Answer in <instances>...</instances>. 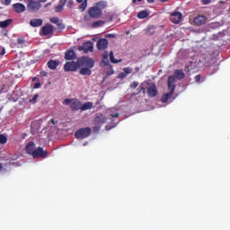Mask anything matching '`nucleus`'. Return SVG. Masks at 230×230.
<instances>
[{"instance_id": "nucleus-1", "label": "nucleus", "mask_w": 230, "mask_h": 230, "mask_svg": "<svg viewBox=\"0 0 230 230\" xmlns=\"http://www.w3.org/2000/svg\"><path fill=\"white\" fill-rule=\"evenodd\" d=\"M106 7V2H97L93 7L87 9V13L92 19H100L102 15V10Z\"/></svg>"}, {"instance_id": "nucleus-2", "label": "nucleus", "mask_w": 230, "mask_h": 230, "mask_svg": "<svg viewBox=\"0 0 230 230\" xmlns=\"http://www.w3.org/2000/svg\"><path fill=\"white\" fill-rule=\"evenodd\" d=\"M79 67L93 68L95 61L90 57H81L78 58Z\"/></svg>"}, {"instance_id": "nucleus-3", "label": "nucleus", "mask_w": 230, "mask_h": 230, "mask_svg": "<svg viewBox=\"0 0 230 230\" xmlns=\"http://www.w3.org/2000/svg\"><path fill=\"white\" fill-rule=\"evenodd\" d=\"M42 8L41 2L29 0L27 2V11L29 13H38Z\"/></svg>"}, {"instance_id": "nucleus-4", "label": "nucleus", "mask_w": 230, "mask_h": 230, "mask_svg": "<svg viewBox=\"0 0 230 230\" xmlns=\"http://www.w3.org/2000/svg\"><path fill=\"white\" fill-rule=\"evenodd\" d=\"M64 103L66 105L70 104L72 111H81L82 102L77 99H65Z\"/></svg>"}, {"instance_id": "nucleus-5", "label": "nucleus", "mask_w": 230, "mask_h": 230, "mask_svg": "<svg viewBox=\"0 0 230 230\" xmlns=\"http://www.w3.org/2000/svg\"><path fill=\"white\" fill-rule=\"evenodd\" d=\"M92 129L90 128H80L75 133V137L77 139H84L91 136Z\"/></svg>"}, {"instance_id": "nucleus-6", "label": "nucleus", "mask_w": 230, "mask_h": 230, "mask_svg": "<svg viewBox=\"0 0 230 230\" xmlns=\"http://www.w3.org/2000/svg\"><path fill=\"white\" fill-rule=\"evenodd\" d=\"M79 67V61L66 62L64 65V71H66V73H69L70 71H77Z\"/></svg>"}, {"instance_id": "nucleus-7", "label": "nucleus", "mask_w": 230, "mask_h": 230, "mask_svg": "<svg viewBox=\"0 0 230 230\" xmlns=\"http://www.w3.org/2000/svg\"><path fill=\"white\" fill-rule=\"evenodd\" d=\"M49 155L48 151H44L43 147H37L32 153L33 158L46 159Z\"/></svg>"}, {"instance_id": "nucleus-8", "label": "nucleus", "mask_w": 230, "mask_h": 230, "mask_svg": "<svg viewBox=\"0 0 230 230\" xmlns=\"http://www.w3.org/2000/svg\"><path fill=\"white\" fill-rule=\"evenodd\" d=\"M183 18V14L182 13H180V11H174L172 14H171V22L174 24H179L181 22Z\"/></svg>"}, {"instance_id": "nucleus-9", "label": "nucleus", "mask_w": 230, "mask_h": 230, "mask_svg": "<svg viewBox=\"0 0 230 230\" xmlns=\"http://www.w3.org/2000/svg\"><path fill=\"white\" fill-rule=\"evenodd\" d=\"M147 85V95L151 98H154L157 95L156 85L154 83H146Z\"/></svg>"}, {"instance_id": "nucleus-10", "label": "nucleus", "mask_w": 230, "mask_h": 230, "mask_svg": "<svg viewBox=\"0 0 230 230\" xmlns=\"http://www.w3.org/2000/svg\"><path fill=\"white\" fill-rule=\"evenodd\" d=\"M108 46L109 42L107 39L102 38L97 40V49H99L100 51H104L105 49H107Z\"/></svg>"}, {"instance_id": "nucleus-11", "label": "nucleus", "mask_w": 230, "mask_h": 230, "mask_svg": "<svg viewBox=\"0 0 230 230\" xmlns=\"http://www.w3.org/2000/svg\"><path fill=\"white\" fill-rule=\"evenodd\" d=\"M42 35L43 36H49L54 33V26L51 23H47L42 27Z\"/></svg>"}, {"instance_id": "nucleus-12", "label": "nucleus", "mask_w": 230, "mask_h": 230, "mask_svg": "<svg viewBox=\"0 0 230 230\" xmlns=\"http://www.w3.org/2000/svg\"><path fill=\"white\" fill-rule=\"evenodd\" d=\"M60 66V60L59 59H49L47 63V66L49 70L55 71L57 68Z\"/></svg>"}, {"instance_id": "nucleus-13", "label": "nucleus", "mask_w": 230, "mask_h": 230, "mask_svg": "<svg viewBox=\"0 0 230 230\" xmlns=\"http://www.w3.org/2000/svg\"><path fill=\"white\" fill-rule=\"evenodd\" d=\"M176 79L174 76H169L168 80H167V86L169 89V92H175L176 89Z\"/></svg>"}, {"instance_id": "nucleus-14", "label": "nucleus", "mask_w": 230, "mask_h": 230, "mask_svg": "<svg viewBox=\"0 0 230 230\" xmlns=\"http://www.w3.org/2000/svg\"><path fill=\"white\" fill-rule=\"evenodd\" d=\"M207 22V17L202 15V14H199L196 17H194L193 19V22L196 26H201V25H204Z\"/></svg>"}, {"instance_id": "nucleus-15", "label": "nucleus", "mask_w": 230, "mask_h": 230, "mask_svg": "<svg viewBox=\"0 0 230 230\" xmlns=\"http://www.w3.org/2000/svg\"><path fill=\"white\" fill-rule=\"evenodd\" d=\"M65 59L66 61H71L76 59V54L73 49H67L65 52Z\"/></svg>"}, {"instance_id": "nucleus-16", "label": "nucleus", "mask_w": 230, "mask_h": 230, "mask_svg": "<svg viewBox=\"0 0 230 230\" xmlns=\"http://www.w3.org/2000/svg\"><path fill=\"white\" fill-rule=\"evenodd\" d=\"M13 9L16 13H22L26 11V5L24 4H13Z\"/></svg>"}, {"instance_id": "nucleus-17", "label": "nucleus", "mask_w": 230, "mask_h": 230, "mask_svg": "<svg viewBox=\"0 0 230 230\" xmlns=\"http://www.w3.org/2000/svg\"><path fill=\"white\" fill-rule=\"evenodd\" d=\"M30 25L33 28H38L43 25V20L41 18H35L30 21Z\"/></svg>"}, {"instance_id": "nucleus-18", "label": "nucleus", "mask_w": 230, "mask_h": 230, "mask_svg": "<svg viewBox=\"0 0 230 230\" xmlns=\"http://www.w3.org/2000/svg\"><path fill=\"white\" fill-rule=\"evenodd\" d=\"M84 49V54L92 53L93 52V41H85L83 43Z\"/></svg>"}, {"instance_id": "nucleus-19", "label": "nucleus", "mask_w": 230, "mask_h": 230, "mask_svg": "<svg viewBox=\"0 0 230 230\" xmlns=\"http://www.w3.org/2000/svg\"><path fill=\"white\" fill-rule=\"evenodd\" d=\"M35 147H36L35 142H29V144H27V146L25 147L26 153L32 156L33 152H35V150H36Z\"/></svg>"}, {"instance_id": "nucleus-20", "label": "nucleus", "mask_w": 230, "mask_h": 230, "mask_svg": "<svg viewBox=\"0 0 230 230\" xmlns=\"http://www.w3.org/2000/svg\"><path fill=\"white\" fill-rule=\"evenodd\" d=\"M107 119L103 114L95 116V119H93V122L97 125H102L106 122Z\"/></svg>"}, {"instance_id": "nucleus-21", "label": "nucleus", "mask_w": 230, "mask_h": 230, "mask_svg": "<svg viewBox=\"0 0 230 230\" xmlns=\"http://www.w3.org/2000/svg\"><path fill=\"white\" fill-rule=\"evenodd\" d=\"M76 3L80 4L78 9L80 12H84L88 5V0H75Z\"/></svg>"}, {"instance_id": "nucleus-22", "label": "nucleus", "mask_w": 230, "mask_h": 230, "mask_svg": "<svg viewBox=\"0 0 230 230\" xmlns=\"http://www.w3.org/2000/svg\"><path fill=\"white\" fill-rule=\"evenodd\" d=\"M146 84H147V82L142 83L140 84V86L137 88V93H132L131 97L136 96V95L139 94L140 93H143L145 94L146 93L145 86L147 85Z\"/></svg>"}, {"instance_id": "nucleus-23", "label": "nucleus", "mask_w": 230, "mask_h": 230, "mask_svg": "<svg viewBox=\"0 0 230 230\" xmlns=\"http://www.w3.org/2000/svg\"><path fill=\"white\" fill-rule=\"evenodd\" d=\"M174 76L177 80H183L186 76V74L181 69H177L174 71Z\"/></svg>"}, {"instance_id": "nucleus-24", "label": "nucleus", "mask_w": 230, "mask_h": 230, "mask_svg": "<svg viewBox=\"0 0 230 230\" xmlns=\"http://www.w3.org/2000/svg\"><path fill=\"white\" fill-rule=\"evenodd\" d=\"M92 68L89 67H82L79 70V75H82L83 76H91L92 75Z\"/></svg>"}, {"instance_id": "nucleus-25", "label": "nucleus", "mask_w": 230, "mask_h": 230, "mask_svg": "<svg viewBox=\"0 0 230 230\" xmlns=\"http://www.w3.org/2000/svg\"><path fill=\"white\" fill-rule=\"evenodd\" d=\"M174 94L173 92L172 91H169V93L164 94L161 98V102H164V103H166L168 102V100H170V98H172V96Z\"/></svg>"}, {"instance_id": "nucleus-26", "label": "nucleus", "mask_w": 230, "mask_h": 230, "mask_svg": "<svg viewBox=\"0 0 230 230\" xmlns=\"http://www.w3.org/2000/svg\"><path fill=\"white\" fill-rule=\"evenodd\" d=\"M93 107V103L92 102H87L84 104L81 103V110L82 111L91 110Z\"/></svg>"}, {"instance_id": "nucleus-27", "label": "nucleus", "mask_w": 230, "mask_h": 230, "mask_svg": "<svg viewBox=\"0 0 230 230\" xmlns=\"http://www.w3.org/2000/svg\"><path fill=\"white\" fill-rule=\"evenodd\" d=\"M155 33V25H150L146 29V34L147 36H153Z\"/></svg>"}, {"instance_id": "nucleus-28", "label": "nucleus", "mask_w": 230, "mask_h": 230, "mask_svg": "<svg viewBox=\"0 0 230 230\" xmlns=\"http://www.w3.org/2000/svg\"><path fill=\"white\" fill-rule=\"evenodd\" d=\"M104 24H105V21L98 20L92 23V28L97 29V28L102 27Z\"/></svg>"}, {"instance_id": "nucleus-29", "label": "nucleus", "mask_w": 230, "mask_h": 230, "mask_svg": "<svg viewBox=\"0 0 230 230\" xmlns=\"http://www.w3.org/2000/svg\"><path fill=\"white\" fill-rule=\"evenodd\" d=\"M12 22H13L12 19H6L4 21H1L0 22V28H2V29L7 28L12 23Z\"/></svg>"}, {"instance_id": "nucleus-30", "label": "nucleus", "mask_w": 230, "mask_h": 230, "mask_svg": "<svg viewBox=\"0 0 230 230\" xmlns=\"http://www.w3.org/2000/svg\"><path fill=\"white\" fill-rule=\"evenodd\" d=\"M148 13L147 11H140L138 13H137V18L138 19H146L148 17Z\"/></svg>"}, {"instance_id": "nucleus-31", "label": "nucleus", "mask_w": 230, "mask_h": 230, "mask_svg": "<svg viewBox=\"0 0 230 230\" xmlns=\"http://www.w3.org/2000/svg\"><path fill=\"white\" fill-rule=\"evenodd\" d=\"M110 59H111L112 64H119V63L122 62V59H119V60L115 59L114 55H113V51H111Z\"/></svg>"}, {"instance_id": "nucleus-32", "label": "nucleus", "mask_w": 230, "mask_h": 230, "mask_svg": "<svg viewBox=\"0 0 230 230\" xmlns=\"http://www.w3.org/2000/svg\"><path fill=\"white\" fill-rule=\"evenodd\" d=\"M92 19L93 16H91L89 13L84 15V22L86 23L90 22Z\"/></svg>"}, {"instance_id": "nucleus-33", "label": "nucleus", "mask_w": 230, "mask_h": 230, "mask_svg": "<svg viewBox=\"0 0 230 230\" xmlns=\"http://www.w3.org/2000/svg\"><path fill=\"white\" fill-rule=\"evenodd\" d=\"M60 19L58 17H50L49 22L54 24H58Z\"/></svg>"}, {"instance_id": "nucleus-34", "label": "nucleus", "mask_w": 230, "mask_h": 230, "mask_svg": "<svg viewBox=\"0 0 230 230\" xmlns=\"http://www.w3.org/2000/svg\"><path fill=\"white\" fill-rule=\"evenodd\" d=\"M39 97H40V94H39V93H36L35 95H33V97H32L31 99H30L29 102H30L31 103H35V102H37Z\"/></svg>"}, {"instance_id": "nucleus-35", "label": "nucleus", "mask_w": 230, "mask_h": 230, "mask_svg": "<svg viewBox=\"0 0 230 230\" xmlns=\"http://www.w3.org/2000/svg\"><path fill=\"white\" fill-rule=\"evenodd\" d=\"M7 92H8V88L5 84L0 85V93H7Z\"/></svg>"}, {"instance_id": "nucleus-36", "label": "nucleus", "mask_w": 230, "mask_h": 230, "mask_svg": "<svg viewBox=\"0 0 230 230\" xmlns=\"http://www.w3.org/2000/svg\"><path fill=\"white\" fill-rule=\"evenodd\" d=\"M7 142V137L4 135H0V144L4 145Z\"/></svg>"}, {"instance_id": "nucleus-37", "label": "nucleus", "mask_w": 230, "mask_h": 230, "mask_svg": "<svg viewBox=\"0 0 230 230\" xmlns=\"http://www.w3.org/2000/svg\"><path fill=\"white\" fill-rule=\"evenodd\" d=\"M64 10V5H61L60 4L55 7L56 13H61Z\"/></svg>"}, {"instance_id": "nucleus-38", "label": "nucleus", "mask_w": 230, "mask_h": 230, "mask_svg": "<svg viewBox=\"0 0 230 230\" xmlns=\"http://www.w3.org/2000/svg\"><path fill=\"white\" fill-rule=\"evenodd\" d=\"M57 27L59 31H63L66 29V25L63 22H58Z\"/></svg>"}, {"instance_id": "nucleus-39", "label": "nucleus", "mask_w": 230, "mask_h": 230, "mask_svg": "<svg viewBox=\"0 0 230 230\" xmlns=\"http://www.w3.org/2000/svg\"><path fill=\"white\" fill-rule=\"evenodd\" d=\"M102 63L104 64V66H109L110 65V61H109L108 56H105L102 58Z\"/></svg>"}, {"instance_id": "nucleus-40", "label": "nucleus", "mask_w": 230, "mask_h": 230, "mask_svg": "<svg viewBox=\"0 0 230 230\" xmlns=\"http://www.w3.org/2000/svg\"><path fill=\"white\" fill-rule=\"evenodd\" d=\"M118 78H119L120 80H124V78H127V74L125 72H121Z\"/></svg>"}, {"instance_id": "nucleus-41", "label": "nucleus", "mask_w": 230, "mask_h": 230, "mask_svg": "<svg viewBox=\"0 0 230 230\" xmlns=\"http://www.w3.org/2000/svg\"><path fill=\"white\" fill-rule=\"evenodd\" d=\"M124 73L127 74V75H130V73H132V68L130 67H125L123 69Z\"/></svg>"}, {"instance_id": "nucleus-42", "label": "nucleus", "mask_w": 230, "mask_h": 230, "mask_svg": "<svg viewBox=\"0 0 230 230\" xmlns=\"http://www.w3.org/2000/svg\"><path fill=\"white\" fill-rule=\"evenodd\" d=\"M74 6V1L73 0H70L68 2H66V7L67 8H73Z\"/></svg>"}, {"instance_id": "nucleus-43", "label": "nucleus", "mask_w": 230, "mask_h": 230, "mask_svg": "<svg viewBox=\"0 0 230 230\" xmlns=\"http://www.w3.org/2000/svg\"><path fill=\"white\" fill-rule=\"evenodd\" d=\"M113 74H114V70H113L112 66H111V67L109 68V70L107 71V75H108L109 76H111V75H113Z\"/></svg>"}, {"instance_id": "nucleus-44", "label": "nucleus", "mask_w": 230, "mask_h": 230, "mask_svg": "<svg viewBox=\"0 0 230 230\" xmlns=\"http://www.w3.org/2000/svg\"><path fill=\"white\" fill-rule=\"evenodd\" d=\"M40 76H42L43 78H45L46 76H48V72L43 70V71H40Z\"/></svg>"}, {"instance_id": "nucleus-45", "label": "nucleus", "mask_w": 230, "mask_h": 230, "mask_svg": "<svg viewBox=\"0 0 230 230\" xmlns=\"http://www.w3.org/2000/svg\"><path fill=\"white\" fill-rule=\"evenodd\" d=\"M24 42H25L24 39H22V38H18L17 39V43L18 44L22 45V44H24Z\"/></svg>"}, {"instance_id": "nucleus-46", "label": "nucleus", "mask_w": 230, "mask_h": 230, "mask_svg": "<svg viewBox=\"0 0 230 230\" xmlns=\"http://www.w3.org/2000/svg\"><path fill=\"white\" fill-rule=\"evenodd\" d=\"M38 126V128H37V130H40V124L39 123H37V122H33L31 125V131H33V126Z\"/></svg>"}, {"instance_id": "nucleus-47", "label": "nucleus", "mask_w": 230, "mask_h": 230, "mask_svg": "<svg viewBox=\"0 0 230 230\" xmlns=\"http://www.w3.org/2000/svg\"><path fill=\"white\" fill-rule=\"evenodd\" d=\"M200 80H201V75H197L195 76V82H197L198 84H199V83H200Z\"/></svg>"}, {"instance_id": "nucleus-48", "label": "nucleus", "mask_w": 230, "mask_h": 230, "mask_svg": "<svg viewBox=\"0 0 230 230\" xmlns=\"http://www.w3.org/2000/svg\"><path fill=\"white\" fill-rule=\"evenodd\" d=\"M137 85H138V82L135 81V82H133V83L130 84V87H131V88H137Z\"/></svg>"}, {"instance_id": "nucleus-49", "label": "nucleus", "mask_w": 230, "mask_h": 230, "mask_svg": "<svg viewBox=\"0 0 230 230\" xmlns=\"http://www.w3.org/2000/svg\"><path fill=\"white\" fill-rule=\"evenodd\" d=\"M101 129V127L100 126H95L93 127V133H98Z\"/></svg>"}, {"instance_id": "nucleus-50", "label": "nucleus", "mask_w": 230, "mask_h": 230, "mask_svg": "<svg viewBox=\"0 0 230 230\" xmlns=\"http://www.w3.org/2000/svg\"><path fill=\"white\" fill-rule=\"evenodd\" d=\"M107 38H111V39H115L116 38V34L113 33H109L106 35Z\"/></svg>"}, {"instance_id": "nucleus-51", "label": "nucleus", "mask_w": 230, "mask_h": 230, "mask_svg": "<svg viewBox=\"0 0 230 230\" xmlns=\"http://www.w3.org/2000/svg\"><path fill=\"white\" fill-rule=\"evenodd\" d=\"M77 50H78V51H84V44H83L82 46H78V47H77Z\"/></svg>"}, {"instance_id": "nucleus-52", "label": "nucleus", "mask_w": 230, "mask_h": 230, "mask_svg": "<svg viewBox=\"0 0 230 230\" xmlns=\"http://www.w3.org/2000/svg\"><path fill=\"white\" fill-rule=\"evenodd\" d=\"M67 3V0H60L59 4L65 6Z\"/></svg>"}, {"instance_id": "nucleus-53", "label": "nucleus", "mask_w": 230, "mask_h": 230, "mask_svg": "<svg viewBox=\"0 0 230 230\" xmlns=\"http://www.w3.org/2000/svg\"><path fill=\"white\" fill-rule=\"evenodd\" d=\"M203 4H209L211 3V0H201Z\"/></svg>"}, {"instance_id": "nucleus-54", "label": "nucleus", "mask_w": 230, "mask_h": 230, "mask_svg": "<svg viewBox=\"0 0 230 230\" xmlns=\"http://www.w3.org/2000/svg\"><path fill=\"white\" fill-rule=\"evenodd\" d=\"M40 86H41V84H40V83H36V84H34V88H35V89H39V88H40Z\"/></svg>"}, {"instance_id": "nucleus-55", "label": "nucleus", "mask_w": 230, "mask_h": 230, "mask_svg": "<svg viewBox=\"0 0 230 230\" xmlns=\"http://www.w3.org/2000/svg\"><path fill=\"white\" fill-rule=\"evenodd\" d=\"M5 53L4 48L1 49L0 48V56H4Z\"/></svg>"}, {"instance_id": "nucleus-56", "label": "nucleus", "mask_w": 230, "mask_h": 230, "mask_svg": "<svg viewBox=\"0 0 230 230\" xmlns=\"http://www.w3.org/2000/svg\"><path fill=\"white\" fill-rule=\"evenodd\" d=\"M3 1H4V4H5L6 6L11 4V0H3Z\"/></svg>"}, {"instance_id": "nucleus-57", "label": "nucleus", "mask_w": 230, "mask_h": 230, "mask_svg": "<svg viewBox=\"0 0 230 230\" xmlns=\"http://www.w3.org/2000/svg\"><path fill=\"white\" fill-rule=\"evenodd\" d=\"M119 115V114L117 112V113H115V114H111V117H112V118H118Z\"/></svg>"}, {"instance_id": "nucleus-58", "label": "nucleus", "mask_w": 230, "mask_h": 230, "mask_svg": "<svg viewBox=\"0 0 230 230\" xmlns=\"http://www.w3.org/2000/svg\"><path fill=\"white\" fill-rule=\"evenodd\" d=\"M50 5H51V2H49V4H46L44 5V7L47 8V7H49V6H50Z\"/></svg>"}, {"instance_id": "nucleus-59", "label": "nucleus", "mask_w": 230, "mask_h": 230, "mask_svg": "<svg viewBox=\"0 0 230 230\" xmlns=\"http://www.w3.org/2000/svg\"><path fill=\"white\" fill-rule=\"evenodd\" d=\"M50 122L53 124V125H56V121L54 119H51Z\"/></svg>"}, {"instance_id": "nucleus-60", "label": "nucleus", "mask_w": 230, "mask_h": 230, "mask_svg": "<svg viewBox=\"0 0 230 230\" xmlns=\"http://www.w3.org/2000/svg\"><path fill=\"white\" fill-rule=\"evenodd\" d=\"M137 2H142V0H133L132 3L136 4Z\"/></svg>"}, {"instance_id": "nucleus-61", "label": "nucleus", "mask_w": 230, "mask_h": 230, "mask_svg": "<svg viewBox=\"0 0 230 230\" xmlns=\"http://www.w3.org/2000/svg\"><path fill=\"white\" fill-rule=\"evenodd\" d=\"M37 80H39L38 77H33L32 78V82H37Z\"/></svg>"}, {"instance_id": "nucleus-62", "label": "nucleus", "mask_w": 230, "mask_h": 230, "mask_svg": "<svg viewBox=\"0 0 230 230\" xmlns=\"http://www.w3.org/2000/svg\"><path fill=\"white\" fill-rule=\"evenodd\" d=\"M168 1H170V0H160V2H162V3H166Z\"/></svg>"}, {"instance_id": "nucleus-63", "label": "nucleus", "mask_w": 230, "mask_h": 230, "mask_svg": "<svg viewBox=\"0 0 230 230\" xmlns=\"http://www.w3.org/2000/svg\"><path fill=\"white\" fill-rule=\"evenodd\" d=\"M149 3L153 4L155 3V0H147Z\"/></svg>"}, {"instance_id": "nucleus-64", "label": "nucleus", "mask_w": 230, "mask_h": 230, "mask_svg": "<svg viewBox=\"0 0 230 230\" xmlns=\"http://www.w3.org/2000/svg\"><path fill=\"white\" fill-rule=\"evenodd\" d=\"M3 169V164L0 163V171Z\"/></svg>"}]
</instances>
